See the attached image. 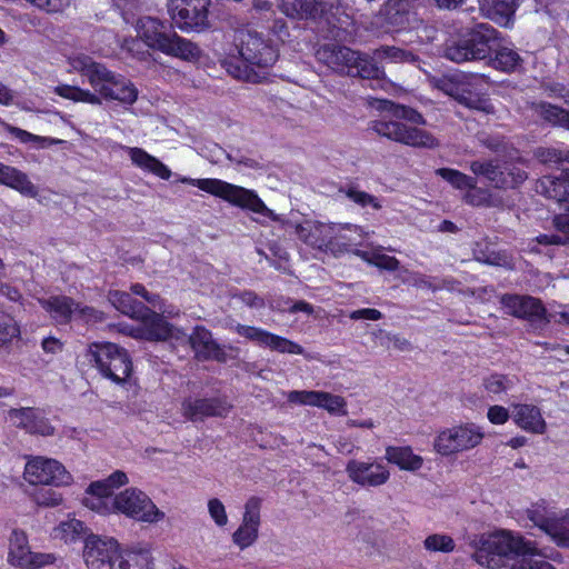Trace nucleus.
I'll return each instance as SVG.
<instances>
[{"label":"nucleus","instance_id":"nucleus-29","mask_svg":"<svg viewBox=\"0 0 569 569\" xmlns=\"http://www.w3.org/2000/svg\"><path fill=\"white\" fill-rule=\"evenodd\" d=\"M0 184L28 198H36L39 193L38 187L31 182L26 172L3 162H0Z\"/></svg>","mask_w":569,"mask_h":569},{"label":"nucleus","instance_id":"nucleus-14","mask_svg":"<svg viewBox=\"0 0 569 569\" xmlns=\"http://www.w3.org/2000/svg\"><path fill=\"white\" fill-rule=\"evenodd\" d=\"M373 131L379 136L411 147H432L435 138L425 130L409 127L397 120H376Z\"/></svg>","mask_w":569,"mask_h":569},{"label":"nucleus","instance_id":"nucleus-61","mask_svg":"<svg viewBox=\"0 0 569 569\" xmlns=\"http://www.w3.org/2000/svg\"><path fill=\"white\" fill-rule=\"evenodd\" d=\"M131 291L137 296H141L152 307L159 308L162 312H166V310L160 306V297L156 293H150L142 284H132Z\"/></svg>","mask_w":569,"mask_h":569},{"label":"nucleus","instance_id":"nucleus-23","mask_svg":"<svg viewBox=\"0 0 569 569\" xmlns=\"http://www.w3.org/2000/svg\"><path fill=\"white\" fill-rule=\"evenodd\" d=\"M523 62V59L511 42L501 34L497 37L496 44L491 49L487 63L491 68L506 73L515 72Z\"/></svg>","mask_w":569,"mask_h":569},{"label":"nucleus","instance_id":"nucleus-15","mask_svg":"<svg viewBox=\"0 0 569 569\" xmlns=\"http://www.w3.org/2000/svg\"><path fill=\"white\" fill-rule=\"evenodd\" d=\"M506 313L517 319L549 322L548 311L543 302L529 295L503 293L499 298Z\"/></svg>","mask_w":569,"mask_h":569},{"label":"nucleus","instance_id":"nucleus-34","mask_svg":"<svg viewBox=\"0 0 569 569\" xmlns=\"http://www.w3.org/2000/svg\"><path fill=\"white\" fill-rule=\"evenodd\" d=\"M123 149H126L132 163L138 168L149 171L163 180L170 179L171 170L156 157L137 147H123Z\"/></svg>","mask_w":569,"mask_h":569},{"label":"nucleus","instance_id":"nucleus-2","mask_svg":"<svg viewBox=\"0 0 569 569\" xmlns=\"http://www.w3.org/2000/svg\"><path fill=\"white\" fill-rule=\"evenodd\" d=\"M121 11L127 23H134L138 37L153 50L167 56L187 61H194L200 57V49L188 39L176 32H167L166 23L152 17H141L134 21L132 9L140 0H112Z\"/></svg>","mask_w":569,"mask_h":569},{"label":"nucleus","instance_id":"nucleus-40","mask_svg":"<svg viewBox=\"0 0 569 569\" xmlns=\"http://www.w3.org/2000/svg\"><path fill=\"white\" fill-rule=\"evenodd\" d=\"M500 163L501 161L497 159L473 160L470 162L469 169L476 177H482L493 188L500 189V186L506 184V182L500 179Z\"/></svg>","mask_w":569,"mask_h":569},{"label":"nucleus","instance_id":"nucleus-60","mask_svg":"<svg viewBox=\"0 0 569 569\" xmlns=\"http://www.w3.org/2000/svg\"><path fill=\"white\" fill-rule=\"evenodd\" d=\"M487 418L492 425H503L509 418V410L502 406L493 405L488 408Z\"/></svg>","mask_w":569,"mask_h":569},{"label":"nucleus","instance_id":"nucleus-6","mask_svg":"<svg viewBox=\"0 0 569 569\" xmlns=\"http://www.w3.org/2000/svg\"><path fill=\"white\" fill-rule=\"evenodd\" d=\"M317 59L339 74L361 79H379L380 68L371 58L346 46L328 43L316 52Z\"/></svg>","mask_w":569,"mask_h":569},{"label":"nucleus","instance_id":"nucleus-64","mask_svg":"<svg viewBox=\"0 0 569 569\" xmlns=\"http://www.w3.org/2000/svg\"><path fill=\"white\" fill-rule=\"evenodd\" d=\"M510 569H556L551 563L547 561H532L528 559H521L513 563Z\"/></svg>","mask_w":569,"mask_h":569},{"label":"nucleus","instance_id":"nucleus-19","mask_svg":"<svg viewBox=\"0 0 569 569\" xmlns=\"http://www.w3.org/2000/svg\"><path fill=\"white\" fill-rule=\"evenodd\" d=\"M7 419L12 426L23 429L31 435L48 437L54 432V428L40 409L29 407L12 408L8 410Z\"/></svg>","mask_w":569,"mask_h":569},{"label":"nucleus","instance_id":"nucleus-7","mask_svg":"<svg viewBox=\"0 0 569 569\" xmlns=\"http://www.w3.org/2000/svg\"><path fill=\"white\" fill-rule=\"evenodd\" d=\"M86 357L100 375L117 385L131 387L132 362L128 351L112 342H93Z\"/></svg>","mask_w":569,"mask_h":569},{"label":"nucleus","instance_id":"nucleus-62","mask_svg":"<svg viewBox=\"0 0 569 569\" xmlns=\"http://www.w3.org/2000/svg\"><path fill=\"white\" fill-rule=\"evenodd\" d=\"M383 317L382 312L375 308H362L358 310H353L349 313V318L351 320H372L377 321Z\"/></svg>","mask_w":569,"mask_h":569},{"label":"nucleus","instance_id":"nucleus-37","mask_svg":"<svg viewBox=\"0 0 569 569\" xmlns=\"http://www.w3.org/2000/svg\"><path fill=\"white\" fill-rule=\"evenodd\" d=\"M182 410L188 419L194 421L221 415L218 401L210 399H187L182 403Z\"/></svg>","mask_w":569,"mask_h":569},{"label":"nucleus","instance_id":"nucleus-28","mask_svg":"<svg viewBox=\"0 0 569 569\" xmlns=\"http://www.w3.org/2000/svg\"><path fill=\"white\" fill-rule=\"evenodd\" d=\"M251 341L271 351L288 355H302L305 349L299 343L267 330L251 326Z\"/></svg>","mask_w":569,"mask_h":569},{"label":"nucleus","instance_id":"nucleus-4","mask_svg":"<svg viewBox=\"0 0 569 569\" xmlns=\"http://www.w3.org/2000/svg\"><path fill=\"white\" fill-rule=\"evenodd\" d=\"M537 553L536 543L509 531H497L482 535L472 555L475 561L490 569L505 565V559L512 556H533Z\"/></svg>","mask_w":569,"mask_h":569},{"label":"nucleus","instance_id":"nucleus-51","mask_svg":"<svg viewBox=\"0 0 569 569\" xmlns=\"http://www.w3.org/2000/svg\"><path fill=\"white\" fill-rule=\"evenodd\" d=\"M385 103L389 104V111L397 119H403L411 123L422 124L425 123V119L422 114L416 109L402 104H398L391 101L386 100Z\"/></svg>","mask_w":569,"mask_h":569},{"label":"nucleus","instance_id":"nucleus-45","mask_svg":"<svg viewBox=\"0 0 569 569\" xmlns=\"http://www.w3.org/2000/svg\"><path fill=\"white\" fill-rule=\"evenodd\" d=\"M436 174L447 181L452 188L457 190L467 191L469 187L473 186L476 177L468 176L457 169L439 168Z\"/></svg>","mask_w":569,"mask_h":569},{"label":"nucleus","instance_id":"nucleus-21","mask_svg":"<svg viewBox=\"0 0 569 569\" xmlns=\"http://www.w3.org/2000/svg\"><path fill=\"white\" fill-rule=\"evenodd\" d=\"M418 0H388L383 6V19L393 31H402L418 21Z\"/></svg>","mask_w":569,"mask_h":569},{"label":"nucleus","instance_id":"nucleus-35","mask_svg":"<svg viewBox=\"0 0 569 569\" xmlns=\"http://www.w3.org/2000/svg\"><path fill=\"white\" fill-rule=\"evenodd\" d=\"M559 548H569V509L556 512L543 531Z\"/></svg>","mask_w":569,"mask_h":569},{"label":"nucleus","instance_id":"nucleus-25","mask_svg":"<svg viewBox=\"0 0 569 569\" xmlns=\"http://www.w3.org/2000/svg\"><path fill=\"white\" fill-rule=\"evenodd\" d=\"M153 557L148 543H137L122 550L111 569H152Z\"/></svg>","mask_w":569,"mask_h":569},{"label":"nucleus","instance_id":"nucleus-16","mask_svg":"<svg viewBox=\"0 0 569 569\" xmlns=\"http://www.w3.org/2000/svg\"><path fill=\"white\" fill-rule=\"evenodd\" d=\"M118 550L119 543L116 539L90 535L84 540L83 559L89 569H111Z\"/></svg>","mask_w":569,"mask_h":569},{"label":"nucleus","instance_id":"nucleus-33","mask_svg":"<svg viewBox=\"0 0 569 569\" xmlns=\"http://www.w3.org/2000/svg\"><path fill=\"white\" fill-rule=\"evenodd\" d=\"M530 110L545 123L569 130V110L547 101H533Z\"/></svg>","mask_w":569,"mask_h":569},{"label":"nucleus","instance_id":"nucleus-43","mask_svg":"<svg viewBox=\"0 0 569 569\" xmlns=\"http://www.w3.org/2000/svg\"><path fill=\"white\" fill-rule=\"evenodd\" d=\"M555 513V508L550 507L546 499H540L531 503L530 507L526 510L527 518L533 523L535 527L539 528L541 531H543Z\"/></svg>","mask_w":569,"mask_h":569},{"label":"nucleus","instance_id":"nucleus-56","mask_svg":"<svg viewBox=\"0 0 569 569\" xmlns=\"http://www.w3.org/2000/svg\"><path fill=\"white\" fill-rule=\"evenodd\" d=\"M33 500L43 507H56L62 501V496L52 489L41 488L34 491Z\"/></svg>","mask_w":569,"mask_h":569},{"label":"nucleus","instance_id":"nucleus-47","mask_svg":"<svg viewBox=\"0 0 569 569\" xmlns=\"http://www.w3.org/2000/svg\"><path fill=\"white\" fill-rule=\"evenodd\" d=\"M536 157L541 163L546 164H569V150L562 151L556 148H539L536 151ZM569 172L568 168L562 169L559 176H556L557 178H562L563 173ZM555 177L553 174H551Z\"/></svg>","mask_w":569,"mask_h":569},{"label":"nucleus","instance_id":"nucleus-41","mask_svg":"<svg viewBox=\"0 0 569 569\" xmlns=\"http://www.w3.org/2000/svg\"><path fill=\"white\" fill-rule=\"evenodd\" d=\"M321 17L317 23H326L330 31L335 29L345 30L349 26L350 17L345 13L342 7L333 0H325L322 3Z\"/></svg>","mask_w":569,"mask_h":569},{"label":"nucleus","instance_id":"nucleus-8","mask_svg":"<svg viewBox=\"0 0 569 569\" xmlns=\"http://www.w3.org/2000/svg\"><path fill=\"white\" fill-rule=\"evenodd\" d=\"M485 438L482 428L466 422L440 431L435 439V449L441 456H450L476 448Z\"/></svg>","mask_w":569,"mask_h":569},{"label":"nucleus","instance_id":"nucleus-38","mask_svg":"<svg viewBox=\"0 0 569 569\" xmlns=\"http://www.w3.org/2000/svg\"><path fill=\"white\" fill-rule=\"evenodd\" d=\"M458 97L457 100L459 103L478 111H481L486 114L496 113V108L491 102L490 98L486 93L473 92L469 84H461L457 88Z\"/></svg>","mask_w":569,"mask_h":569},{"label":"nucleus","instance_id":"nucleus-42","mask_svg":"<svg viewBox=\"0 0 569 569\" xmlns=\"http://www.w3.org/2000/svg\"><path fill=\"white\" fill-rule=\"evenodd\" d=\"M0 124H2L4 130L8 133H10L13 138H16L19 142L24 144L31 143L38 149H44L50 146L59 144L62 142V140L60 139L33 134L27 130L6 123L1 119Z\"/></svg>","mask_w":569,"mask_h":569},{"label":"nucleus","instance_id":"nucleus-57","mask_svg":"<svg viewBox=\"0 0 569 569\" xmlns=\"http://www.w3.org/2000/svg\"><path fill=\"white\" fill-rule=\"evenodd\" d=\"M208 512L218 527H223L228 523L224 505L218 498H212L208 501Z\"/></svg>","mask_w":569,"mask_h":569},{"label":"nucleus","instance_id":"nucleus-3","mask_svg":"<svg viewBox=\"0 0 569 569\" xmlns=\"http://www.w3.org/2000/svg\"><path fill=\"white\" fill-rule=\"evenodd\" d=\"M500 31L489 23H476L461 28L445 44V57L456 63L485 61L490 57Z\"/></svg>","mask_w":569,"mask_h":569},{"label":"nucleus","instance_id":"nucleus-31","mask_svg":"<svg viewBox=\"0 0 569 569\" xmlns=\"http://www.w3.org/2000/svg\"><path fill=\"white\" fill-rule=\"evenodd\" d=\"M279 58L278 46L271 40H263L258 32L251 31V66L272 67Z\"/></svg>","mask_w":569,"mask_h":569},{"label":"nucleus","instance_id":"nucleus-44","mask_svg":"<svg viewBox=\"0 0 569 569\" xmlns=\"http://www.w3.org/2000/svg\"><path fill=\"white\" fill-rule=\"evenodd\" d=\"M83 531L84 525L82 521L76 518H69L61 521L53 528L52 536L53 538L63 540L64 542H72L80 538Z\"/></svg>","mask_w":569,"mask_h":569},{"label":"nucleus","instance_id":"nucleus-20","mask_svg":"<svg viewBox=\"0 0 569 569\" xmlns=\"http://www.w3.org/2000/svg\"><path fill=\"white\" fill-rule=\"evenodd\" d=\"M348 478L361 487H380L390 479V471L381 463L351 459L346 465Z\"/></svg>","mask_w":569,"mask_h":569},{"label":"nucleus","instance_id":"nucleus-53","mask_svg":"<svg viewBox=\"0 0 569 569\" xmlns=\"http://www.w3.org/2000/svg\"><path fill=\"white\" fill-rule=\"evenodd\" d=\"M482 386L490 395H501L510 388L511 381L506 375L496 372L483 378Z\"/></svg>","mask_w":569,"mask_h":569},{"label":"nucleus","instance_id":"nucleus-48","mask_svg":"<svg viewBox=\"0 0 569 569\" xmlns=\"http://www.w3.org/2000/svg\"><path fill=\"white\" fill-rule=\"evenodd\" d=\"M492 199L493 194L491 190L488 188L478 187L477 179L475 180L473 186L469 187V189L463 194V201L472 207L489 208L493 204Z\"/></svg>","mask_w":569,"mask_h":569},{"label":"nucleus","instance_id":"nucleus-55","mask_svg":"<svg viewBox=\"0 0 569 569\" xmlns=\"http://www.w3.org/2000/svg\"><path fill=\"white\" fill-rule=\"evenodd\" d=\"M361 256L370 263L382 270L396 271L399 269L400 266V261L393 256L385 253H375L370 259H368V252L366 251H361Z\"/></svg>","mask_w":569,"mask_h":569},{"label":"nucleus","instance_id":"nucleus-54","mask_svg":"<svg viewBox=\"0 0 569 569\" xmlns=\"http://www.w3.org/2000/svg\"><path fill=\"white\" fill-rule=\"evenodd\" d=\"M20 333L14 319L8 315L0 313V346L10 342Z\"/></svg>","mask_w":569,"mask_h":569},{"label":"nucleus","instance_id":"nucleus-17","mask_svg":"<svg viewBox=\"0 0 569 569\" xmlns=\"http://www.w3.org/2000/svg\"><path fill=\"white\" fill-rule=\"evenodd\" d=\"M208 1L192 0L191 4H178L176 10L168 4V12L173 23L183 32H200L208 28Z\"/></svg>","mask_w":569,"mask_h":569},{"label":"nucleus","instance_id":"nucleus-46","mask_svg":"<svg viewBox=\"0 0 569 569\" xmlns=\"http://www.w3.org/2000/svg\"><path fill=\"white\" fill-rule=\"evenodd\" d=\"M87 497L83 499V503L89 509L106 515L111 511H114L112 495L109 492H90L89 488L87 489Z\"/></svg>","mask_w":569,"mask_h":569},{"label":"nucleus","instance_id":"nucleus-1","mask_svg":"<svg viewBox=\"0 0 569 569\" xmlns=\"http://www.w3.org/2000/svg\"><path fill=\"white\" fill-rule=\"evenodd\" d=\"M71 68L83 76L93 91L70 84H59L53 92L73 102L100 106L102 100L133 104L138 99V89L122 74L109 70L104 64L93 61L86 54L69 58Z\"/></svg>","mask_w":569,"mask_h":569},{"label":"nucleus","instance_id":"nucleus-30","mask_svg":"<svg viewBox=\"0 0 569 569\" xmlns=\"http://www.w3.org/2000/svg\"><path fill=\"white\" fill-rule=\"evenodd\" d=\"M385 459L405 471L415 472L423 466V458L415 453L410 446H387Z\"/></svg>","mask_w":569,"mask_h":569},{"label":"nucleus","instance_id":"nucleus-13","mask_svg":"<svg viewBox=\"0 0 569 569\" xmlns=\"http://www.w3.org/2000/svg\"><path fill=\"white\" fill-rule=\"evenodd\" d=\"M537 191L546 198L556 200L565 213L556 214L553 227L565 234H569V172L562 178L542 176L537 182Z\"/></svg>","mask_w":569,"mask_h":569},{"label":"nucleus","instance_id":"nucleus-9","mask_svg":"<svg viewBox=\"0 0 569 569\" xmlns=\"http://www.w3.org/2000/svg\"><path fill=\"white\" fill-rule=\"evenodd\" d=\"M56 560L53 553L32 551L24 530L13 528L8 536L7 561L10 566L19 569H40L54 563Z\"/></svg>","mask_w":569,"mask_h":569},{"label":"nucleus","instance_id":"nucleus-18","mask_svg":"<svg viewBox=\"0 0 569 569\" xmlns=\"http://www.w3.org/2000/svg\"><path fill=\"white\" fill-rule=\"evenodd\" d=\"M180 181L182 183L197 187L207 193L219 197L241 208L249 206V191L223 180L213 178L193 179L184 177Z\"/></svg>","mask_w":569,"mask_h":569},{"label":"nucleus","instance_id":"nucleus-63","mask_svg":"<svg viewBox=\"0 0 569 569\" xmlns=\"http://www.w3.org/2000/svg\"><path fill=\"white\" fill-rule=\"evenodd\" d=\"M270 32L278 41L282 43H284V41L290 36L288 24L283 19H274L272 26L270 27Z\"/></svg>","mask_w":569,"mask_h":569},{"label":"nucleus","instance_id":"nucleus-12","mask_svg":"<svg viewBox=\"0 0 569 569\" xmlns=\"http://www.w3.org/2000/svg\"><path fill=\"white\" fill-rule=\"evenodd\" d=\"M23 475L31 485L61 487L72 482L70 472L61 462L42 456L28 458Z\"/></svg>","mask_w":569,"mask_h":569},{"label":"nucleus","instance_id":"nucleus-22","mask_svg":"<svg viewBox=\"0 0 569 569\" xmlns=\"http://www.w3.org/2000/svg\"><path fill=\"white\" fill-rule=\"evenodd\" d=\"M289 400L301 405L322 408L330 413H346L347 402L343 397L326 391H291Z\"/></svg>","mask_w":569,"mask_h":569},{"label":"nucleus","instance_id":"nucleus-10","mask_svg":"<svg viewBox=\"0 0 569 569\" xmlns=\"http://www.w3.org/2000/svg\"><path fill=\"white\" fill-rule=\"evenodd\" d=\"M113 506L127 517L147 523L159 522L166 516L143 491L136 488L126 489L117 495Z\"/></svg>","mask_w":569,"mask_h":569},{"label":"nucleus","instance_id":"nucleus-5","mask_svg":"<svg viewBox=\"0 0 569 569\" xmlns=\"http://www.w3.org/2000/svg\"><path fill=\"white\" fill-rule=\"evenodd\" d=\"M108 299L117 310L140 321L133 329L134 337L150 341L167 340L173 337V328L164 318L133 299L130 293L113 290L109 292Z\"/></svg>","mask_w":569,"mask_h":569},{"label":"nucleus","instance_id":"nucleus-58","mask_svg":"<svg viewBox=\"0 0 569 569\" xmlns=\"http://www.w3.org/2000/svg\"><path fill=\"white\" fill-rule=\"evenodd\" d=\"M251 213L260 214L262 217V222L278 220L274 212L264 204V202L253 190H251Z\"/></svg>","mask_w":569,"mask_h":569},{"label":"nucleus","instance_id":"nucleus-32","mask_svg":"<svg viewBox=\"0 0 569 569\" xmlns=\"http://www.w3.org/2000/svg\"><path fill=\"white\" fill-rule=\"evenodd\" d=\"M244 30H238L234 33V49L238 57H230L226 61L227 71L236 79L244 82L249 81V59L247 57V47L244 46Z\"/></svg>","mask_w":569,"mask_h":569},{"label":"nucleus","instance_id":"nucleus-52","mask_svg":"<svg viewBox=\"0 0 569 569\" xmlns=\"http://www.w3.org/2000/svg\"><path fill=\"white\" fill-rule=\"evenodd\" d=\"M345 193L349 200L362 208L371 207L375 210H380L382 207L377 197L366 191L358 190L355 187H349Z\"/></svg>","mask_w":569,"mask_h":569},{"label":"nucleus","instance_id":"nucleus-11","mask_svg":"<svg viewBox=\"0 0 569 569\" xmlns=\"http://www.w3.org/2000/svg\"><path fill=\"white\" fill-rule=\"evenodd\" d=\"M38 301L42 309L58 325H64L72 320L88 323L101 319L99 311L88 306H81L67 296H52L39 299Z\"/></svg>","mask_w":569,"mask_h":569},{"label":"nucleus","instance_id":"nucleus-26","mask_svg":"<svg viewBox=\"0 0 569 569\" xmlns=\"http://www.w3.org/2000/svg\"><path fill=\"white\" fill-rule=\"evenodd\" d=\"M188 341L190 342L198 359L224 360V351L213 340L211 332L206 328L200 326L196 327L193 332L189 336Z\"/></svg>","mask_w":569,"mask_h":569},{"label":"nucleus","instance_id":"nucleus-39","mask_svg":"<svg viewBox=\"0 0 569 569\" xmlns=\"http://www.w3.org/2000/svg\"><path fill=\"white\" fill-rule=\"evenodd\" d=\"M480 10L497 23H507L515 13L513 0H479Z\"/></svg>","mask_w":569,"mask_h":569},{"label":"nucleus","instance_id":"nucleus-50","mask_svg":"<svg viewBox=\"0 0 569 569\" xmlns=\"http://www.w3.org/2000/svg\"><path fill=\"white\" fill-rule=\"evenodd\" d=\"M423 546L428 551L449 553L455 550L456 543L448 535L433 533L425 539Z\"/></svg>","mask_w":569,"mask_h":569},{"label":"nucleus","instance_id":"nucleus-36","mask_svg":"<svg viewBox=\"0 0 569 569\" xmlns=\"http://www.w3.org/2000/svg\"><path fill=\"white\" fill-rule=\"evenodd\" d=\"M500 168V179L506 182V184L500 186V189H516L520 187L528 178V173L523 169V162L520 157L517 159L502 160Z\"/></svg>","mask_w":569,"mask_h":569},{"label":"nucleus","instance_id":"nucleus-49","mask_svg":"<svg viewBox=\"0 0 569 569\" xmlns=\"http://www.w3.org/2000/svg\"><path fill=\"white\" fill-rule=\"evenodd\" d=\"M128 482V477L122 471H114L107 479L94 481L89 486L90 492H109L113 493V490L124 486Z\"/></svg>","mask_w":569,"mask_h":569},{"label":"nucleus","instance_id":"nucleus-59","mask_svg":"<svg viewBox=\"0 0 569 569\" xmlns=\"http://www.w3.org/2000/svg\"><path fill=\"white\" fill-rule=\"evenodd\" d=\"M249 502L244 505V513H243V523L242 526L233 533V542L239 546L241 549H244L249 546Z\"/></svg>","mask_w":569,"mask_h":569},{"label":"nucleus","instance_id":"nucleus-24","mask_svg":"<svg viewBox=\"0 0 569 569\" xmlns=\"http://www.w3.org/2000/svg\"><path fill=\"white\" fill-rule=\"evenodd\" d=\"M325 0H279L278 10L291 20L317 22L321 17Z\"/></svg>","mask_w":569,"mask_h":569},{"label":"nucleus","instance_id":"nucleus-27","mask_svg":"<svg viewBox=\"0 0 569 569\" xmlns=\"http://www.w3.org/2000/svg\"><path fill=\"white\" fill-rule=\"evenodd\" d=\"M512 408L513 422L520 429L535 435L545 433L547 425L539 407L530 403H516Z\"/></svg>","mask_w":569,"mask_h":569}]
</instances>
